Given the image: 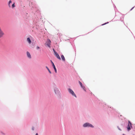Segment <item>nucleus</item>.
<instances>
[{
	"label": "nucleus",
	"instance_id": "39448f33",
	"mask_svg": "<svg viewBox=\"0 0 135 135\" xmlns=\"http://www.w3.org/2000/svg\"><path fill=\"white\" fill-rule=\"evenodd\" d=\"M51 41L49 39H47L46 42L47 43V45L49 47H50Z\"/></svg>",
	"mask_w": 135,
	"mask_h": 135
},
{
	"label": "nucleus",
	"instance_id": "f8f14e48",
	"mask_svg": "<svg viewBox=\"0 0 135 135\" xmlns=\"http://www.w3.org/2000/svg\"><path fill=\"white\" fill-rule=\"evenodd\" d=\"M12 3V1H11V0H10L9 2V3H8V6H9V7H11L10 6V4L11 3Z\"/></svg>",
	"mask_w": 135,
	"mask_h": 135
},
{
	"label": "nucleus",
	"instance_id": "ddd939ff",
	"mask_svg": "<svg viewBox=\"0 0 135 135\" xmlns=\"http://www.w3.org/2000/svg\"><path fill=\"white\" fill-rule=\"evenodd\" d=\"M46 68L48 70L49 73H50V74H51V71H50V70H49V68L47 67V66H46Z\"/></svg>",
	"mask_w": 135,
	"mask_h": 135
},
{
	"label": "nucleus",
	"instance_id": "1a4fd4ad",
	"mask_svg": "<svg viewBox=\"0 0 135 135\" xmlns=\"http://www.w3.org/2000/svg\"><path fill=\"white\" fill-rule=\"evenodd\" d=\"M55 93L56 94H59V95L60 94V91L58 90H57L56 92V90H55Z\"/></svg>",
	"mask_w": 135,
	"mask_h": 135
},
{
	"label": "nucleus",
	"instance_id": "f3484780",
	"mask_svg": "<svg viewBox=\"0 0 135 135\" xmlns=\"http://www.w3.org/2000/svg\"><path fill=\"white\" fill-rule=\"evenodd\" d=\"M35 135H38V134L37 133H36Z\"/></svg>",
	"mask_w": 135,
	"mask_h": 135
},
{
	"label": "nucleus",
	"instance_id": "9b49d317",
	"mask_svg": "<svg viewBox=\"0 0 135 135\" xmlns=\"http://www.w3.org/2000/svg\"><path fill=\"white\" fill-rule=\"evenodd\" d=\"M61 59H62V60L64 61H65V58L64 56L63 55H61Z\"/></svg>",
	"mask_w": 135,
	"mask_h": 135
},
{
	"label": "nucleus",
	"instance_id": "9d476101",
	"mask_svg": "<svg viewBox=\"0 0 135 135\" xmlns=\"http://www.w3.org/2000/svg\"><path fill=\"white\" fill-rule=\"evenodd\" d=\"M27 41L28 42L29 44H31V40L29 38H27Z\"/></svg>",
	"mask_w": 135,
	"mask_h": 135
},
{
	"label": "nucleus",
	"instance_id": "dca6fc26",
	"mask_svg": "<svg viewBox=\"0 0 135 135\" xmlns=\"http://www.w3.org/2000/svg\"><path fill=\"white\" fill-rule=\"evenodd\" d=\"M53 51H54V52L55 53V50L54 49H53Z\"/></svg>",
	"mask_w": 135,
	"mask_h": 135
},
{
	"label": "nucleus",
	"instance_id": "423d86ee",
	"mask_svg": "<svg viewBox=\"0 0 135 135\" xmlns=\"http://www.w3.org/2000/svg\"><path fill=\"white\" fill-rule=\"evenodd\" d=\"M79 83L81 87L85 91V88L84 86H83L82 85V83L80 81H79Z\"/></svg>",
	"mask_w": 135,
	"mask_h": 135
},
{
	"label": "nucleus",
	"instance_id": "a211bd4d",
	"mask_svg": "<svg viewBox=\"0 0 135 135\" xmlns=\"http://www.w3.org/2000/svg\"><path fill=\"white\" fill-rule=\"evenodd\" d=\"M32 130H34V128H32Z\"/></svg>",
	"mask_w": 135,
	"mask_h": 135
},
{
	"label": "nucleus",
	"instance_id": "0eeeda50",
	"mask_svg": "<svg viewBox=\"0 0 135 135\" xmlns=\"http://www.w3.org/2000/svg\"><path fill=\"white\" fill-rule=\"evenodd\" d=\"M51 63H52V65L53 66V67L54 68V69L55 70V72L56 73V72H57V70H56V68H55V65H54V63H53V62H52V61L51 60Z\"/></svg>",
	"mask_w": 135,
	"mask_h": 135
},
{
	"label": "nucleus",
	"instance_id": "f257e3e1",
	"mask_svg": "<svg viewBox=\"0 0 135 135\" xmlns=\"http://www.w3.org/2000/svg\"><path fill=\"white\" fill-rule=\"evenodd\" d=\"M132 127V124L129 121H128V123L127 128L128 131H129L131 129V128Z\"/></svg>",
	"mask_w": 135,
	"mask_h": 135
},
{
	"label": "nucleus",
	"instance_id": "7ed1b4c3",
	"mask_svg": "<svg viewBox=\"0 0 135 135\" xmlns=\"http://www.w3.org/2000/svg\"><path fill=\"white\" fill-rule=\"evenodd\" d=\"M69 93H71L73 96L76 97V95L74 93V91L70 88H69L68 90Z\"/></svg>",
	"mask_w": 135,
	"mask_h": 135
},
{
	"label": "nucleus",
	"instance_id": "aec40b11",
	"mask_svg": "<svg viewBox=\"0 0 135 135\" xmlns=\"http://www.w3.org/2000/svg\"><path fill=\"white\" fill-rule=\"evenodd\" d=\"M105 24H106V23H105ZM104 25V24H103L102 25Z\"/></svg>",
	"mask_w": 135,
	"mask_h": 135
},
{
	"label": "nucleus",
	"instance_id": "20e7f679",
	"mask_svg": "<svg viewBox=\"0 0 135 135\" xmlns=\"http://www.w3.org/2000/svg\"><path fill=\"white\" fill-rule=\"evenodd\" d=\"M54 55L57 58H58V59L60 60L61 59V58L60 56H59V55L55 51Z\"/></svg>",
	"mask_w": 135,
	"mask_h": 135
},
{
	"label": "nucleus",
	"instance_id": "2eb2a0df",
	"mask_svg": "<svg viewBox=\"0 0 135 135\" xmlns=\"http://www.w3.org/2000/svg\"><path fill=\"white\" fill-rule=\"evenodd\" d=\"M36 48L37 49H40V47L39 46H37Z\"/></svg>",
	"mask_w": 135,
	"mask_h": 135
},
{
	"label": "nucleus",
	"instance_id": "6ab92c4d",
	"mask_svg": "<svg viewBox=\"0 0 135 135\" xmlns=\"http://www.w3.org/2000/svg\"><path fill=\"white\" fill-rule=\"evenodd\" d=\"M133 8H134V7H133L131 9V10H132V9Z\"/></svg>",
	"mask_w": 135,
	"mask_h": 135
},
{
	"label": "nucleus",
	"instance_id": "4468645a",
	"mask_svg": "<svg viewBox=\"0 0 135 135\" xmlns=\"http://www.w3.org/2000/svg\"><path fill=\"white\" fill-rule=\"evenodd\" d=\"M15 7V3H14L12 5V8H13Z\"/></svg>",
	"mask_w": 135,
	"mask_h": 135
},
{
	"label": "nucleus",
	"instance_id": "f03ea898",
	"mask_svg": "<svg viewBox=\"0 0 135 135\" xmlns=\"http://www.w3.org/2000/svg\"><path fill=\"white\" fill-rule=\"evenodd\" d=\"M83 127H93V126L91 124L88 123H86L83 125Z\"/></svg>",
	"mask_w": 135,
	"mask_h": 135
},
{
	"label": "nucleus",
	"instance_id": "6e6552de",
	"mask_svg": "<svg viewBox=\"0 0 135 135\" xmlns=\"http://www.w3.org/2000/svg\"><path fill=\"white\" fill-rule=\"evenodd\" d=\"M27 54L28 57L30 58H31V55L27 51Z\"/></svg>",
	"mask_w": 135,
	"mask_h": 135
},
{
	"label": "nucleus",
	"instance_id": "412c9836",
	"mask_svg": "<svg viewBox=\"0 0 135 135\" xmlns=\"http://www.w3.org/2000/svg\"><path fill=\"white\" fill-rule=\"evenodd\" d=\"M123 135H124V134H123Z\"/></svg>",
	"mask_w": 135,
	"mask_h": 135
}]
</instances>
